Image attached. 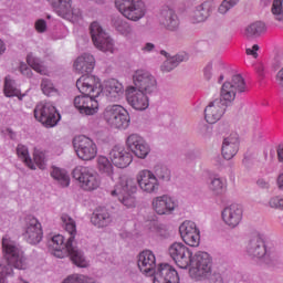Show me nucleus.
<instances>
[{"instance_id":"603ef678","label":"nucleus","mask_w":283,"mask_h":283,"mask_svg":"<svg viewBox=\"0 0 283 283\" xmlns=\"http://www.w3.org/2000/svg\"><path fill=\"white\" fill-rule=\"evenodd\" d=\"M35 30L40 33H44L48 30V23L45 20L43 19H39L35 24Z\"/></svg>"},{"instance_id":"79ce46f5","label":"nucleus","mask_w":283,"mask_h":283,"mask_svg":"<svg viewBox=\"0 0 283 283\" xmlns=\"http://www.w3.org/2000/svg\"><path fill=\"white\" fill-rule=\"evenodd\" d=\"M33 160L39 169L44 170L46 168V155L43 149L34 148Z\"/></svg>"},{"instance_id":"72a5a7b5","label":"nucleus","mask_w":283,"mask_h":283,"mask_svg":"<svg viewBox=\"0 0 283 283\" xmlns=\"http://www.w3.org/2000/svg\"><path fill=\"white\" fill-rule=\"evenodd\" d=\"M189 56L186 52H181L176 56L167 59L161 66L163 72H171L174 71L180 63L188 61Z\"/></svg>"},{"instance_id":"09e8293b","label":"nucleus","mask_w":283,"mask_h":283,"mask_svg":"<svg viewBox=\"0 0 283 283\" xmlns=\"http://www.w3.org/2000/svg\"><path fill=\"white\" fill-rule=\"evenodd\" d=\"M156 175L159 179L170 180V170H168L166 167L158 166L156 168Z\"/></svg>"},{"instance_id":"423d86ee","label":"nucleus","mask_w":283,"mask_h":283,"mask_svg":"<svg viewBox=\"0 0 283 283\" xmlns=\"http://www.w3.org/2000/svg\"><path fill=\"white\" fill-rule=\"evenodd\" d=\"M34 118L48 128H52L61 120V114L49 102H41L34 108Z\"/></svg>"},{"instance_id":"6ab92c4d","label":"nucleus","mask_w":283,"mask_h":283,"mask_svg":"<svg viewBox=\"0 0 283 283\" xmlns=\"http://www.w3.org/2000/svg\"><path fill=\"white\" fill-rule=\"evenodd\" d=\"M126 98L128 104L135 111L143 112V111H146L149 106V99L146 96V94L134 86H129L126 90Z\"/></svg>"},{"instance_id":"37998d69","label":"nucleus","mask_w":283,"mask_h":283,"mask_svg":"<svg viewBox=\"0 0 283 283\" xmlns=\"http://www.w3.org/2000/svg\"><path fill=\"white\" fill-rule=\"evenodd\" d=\"M209 189L214 195H221V193L226 192L227 184L223 181V179H220L219 177H216L214 179L211 180V182L209 185Z\"/></svg>"},{"instance_id":"6e6d98bb","label":"nucleus","mask_w":283,"mask_h":283,"mask_svg":"<svg viewBox=\"0 0 283 283\" xmlns=\"http://www.w3.org/2000/svg\"><path fill=\"white\" fill-rule=\"evenodd\" d=\"M211 71H212V66L211 65H208V66L205 67L203 75H205L206 80H210L211 78Z\"/></svg>"},{"instance_id":"f704fd0d","label":"nucleus","mask_w":283,"mask_h":283,"mask_svg":"<svg viewBox=\"0 0 283 283\" xmlns=\"http://www.w3.org/2000/svg\"><path fill=\"white\" fill-rule=\"evenodd\" d=\"M50 176L62 187H70V175H67V170H63V168H56V166H52Z\"/></svg>"},{"instance_id":"49530a36","label":"nucleus","mask_w":283,"mask_h":283,"mask_svg":"<svg viewBox=\"0 0 283 283\" xmlns=\"http://www.w3.org/2000/svg\"><path fill=\"white\" fill-rule=\"evenodd\" d=\"M240 0H223L218 8L221 14L227 13L232 7L239 3Z\"/></svg>"},{"instance_id":"5701e85b","label":"nucleus","mask_w":283,"mask_h":283,"mask_svg":"<svg viewBox=\"0 0 283 283\" xmlns=\"http://www.w3.org/2000/svg\"><path fill=\"white\" fill-rule=\"evenodd\" d=\"M154 283H180V277L171 265L160 264L155 273Z\"/></svg>"},{"instance_id":"4468645a","label":"nucleus","mask_w":283,"mask_h":283,"mask_svg":"<svg viewBox=\"0 0 283 283\" xmlns=\"http://www.w3.org/2000/svg\"><path fill=\"white\" fill-rule=\"evenodd\" d=\"M27 242L31 244H38L43 239V229L40 221L34 217L25 218V228L22 233Z\"/></svg>"},{"instance_id":"e433bc0d","label":"nucleus","mask_w":283,"mask_h":283,"mask_svg":"<svg viewBox=\"0 0 283 283\" xmlns=\"http://www.w3.org/2000/svg\"><path fill=\"white\" fill-rule=\"evenodd\" d=\"M90 95H78L74 98V106L81 114H91L92 109H88L86 105H88L91 102Z\"/></svg>"},{"instance_id":"ddd939ff","label":"nucleus","mask_w":283,"mask_h":283,"mask_svg":"<svg viewBox=\"0 0 283 283\" xmlns=\"http://www.w3.org/2000/svg\"><path fill=\"white\" fill-rule=\"evenodd\" d=\"M134 87L143 93L153 94L157 91V80L148 71L137 70L133 76Z\"/></svg>"},{"instance_id":"bb28decb","label":"nucleus","mask_w":283,"mask_h":283,"mask_svg":"<svg viewBox=\"0 0 283 283\" xmlns=\"http://www.w3.org/2000/svg\"><path fill=\"white\" fill-rule=\"evenodd\" d=\"M154 210L160 214H170L177 208L176 201L168 196H160L153 200Z\"/></svg>"},{"instance_id":"20e7f679","label":"nucleus","mask_w":283,"mask_h":283,"mask_svg":"<svg viewBox=\"0 0 283 283\" xmlns=\"http://www.w3.org/2000/svg\"><path fill=\"white\" fill-rule=\"evenodd\" d=\"M72 175L84 191H94L101 186L99 175L90 166H76Z\"/></svg>"},{"instance_id":"4d7b16f0","label":"nucleus","mask_w":283,"mask_h":283,"mask_svg":"<svg viewBox=\"0 0 283 283\" xmlns=\"http://www.w3.org/2000/svg\"><path fill=\"white\" fill-rule=\"evenodd\" d=\"M277 160L283 164V144L277 147Z\"/></svg>"},{"instance_id":"a878e982","label":"nucleus","mask_w":283,"mask_h":283,"mask_svg":"<svg viewBox=\"0 0 283 283\" xmlns=\"http://www.w3.org/2000/svg\"><path fill=\"white\" fill-rule=\"evenodd\" d=\"M239 136L237 134H231L228 137H226L222 142V147H221V154L222 157L226 160H231L239 150Z\"/></svg>"},{"instance_id":"c03bdc74","label":"nucleus","mask_w":283,"mask_h":283,"mask_svg":"<svg viewBox=\"0 0 283 283\" xmlns=\"http://www.w3.org/2000/svg\"><path fill=\"white\" fill-rule=\"evenodd\" d=\"M271 12L279 23H283V0H274Z\"/></svg>"},{"instance_id":"5fc2aeb1","label":"nucleus","mask_w":283,"mask_h":283,"mask_svg":"<svg viewBox=\"0 0 283 283\" xmlns=\"http://www.w3.org/2000/svg\"><path fill=\"white\" fill-rule=\"evenodd\" d=\"M275 82H276L277 86L283 88V67L276 73Z\"/></svg>"},{"instance_id":"f03ea898","label":"nucleus","mask_w":283,"mask_h":283,"mask_svg":"<svg viewBox=\"0 0 283 283\" xmlns=\"http://www.w3.org/2000/svg\"><path fill=\"white\" fill-rule=\"evenodd\" d=\"M61 220L66 232H69L71 237L66 243L65 238H63L61 234L54 235L52 238L50 247L52 249L53 255L60 259L65 258V255H70L72 262L75 265L80 268H86L88 264L84 259L83 253L78 250V248L74 247V239L76 238V221L67 214H63Z\"/></svg>"},{"instance_id":"58836bf2","label":"nucleus","mask_w":283,"mask_h":283,"mask_svg":"<svg viewBox=\"0 0 283 283\" xmlns=\"http://www.w3.org/2000/svg\"><path fill=\"white\" fill-rule=\"evenodd\" d=\"M41 91L48 97L59 96V90L54 87L53 82L49 78L42 80Z\"/></svg>"},{"instance_id":"680f3d73","label":"nucleus","mask_w":283,"mask_h":283,"mask_svg":"<svg viewBox=\"0 0 283 283\" xmlns=\"http://www.w3.org/2000/svg\"><path fill=\"white\" fill-rule=\"evenodd\" d=\"M258 186H260L261 188H269V184L265 182L264 179H259Z\"/></svg>"},{"instance_id":"3c124183","label":"nucleus","mask_w":283,"mask_h":283,"mask_svg":"<svg viewBox=\"0 0 283 283\" xmlns=\"http://www.w3.org/2000/svg\"><path fill=\"white\" fill-rule=\"evenodd\" d=\"M271 208L283 209V198L274 197L269 202Z\"/></svg>"},{"instance_id":"a211bd4d","label":"nucleus","mask_w":283,"mask_h":283,"mask_svg":"<svg viewBox=\"0 0 283 283\" xmlns=\"http://www.w3.org/2000/svg\"><path fill=\"white\" fill-rule=\"evenodd\" d=\"M243 208L239 205H231L221 212L222 221L231 229L237 228L243 220Z\"/></svg>"},{"instance_id":"2eb2a0df","label":"nucleus","mask_w":283,"mask_h":283,"mask_svg":"<svg viewBox=\"0 0 283 283\" xmlns=\"http://www.w3.org/2000/svg\"><path fill=\"white\" fill-rule=\"evenodd\" d=\"M54 11L65 20L71 22L78 21L80 10L72 8V0H46Z\"/></svg>"},{"instance_id":"4c0bfd02","label":"nucleus","mask_w":283,"mask_h":283,"mask_svg":"<svg viewBox=\"0 0 283 283\" xmlns=\"http://www.w3.org/2000/svg\"><path fill=\"white\" fill-rule=\"evenodd\" d=\"M17 155L31 170L36 169L30 157L29 148L25 145L19 144L17 146Z\"/></svg>"},{"instance_id":"ea45409f","label":"nucleus","mask_w":283,"mask_h":283,"mask_svg":"<svg viewBox=\"0 0 283 283\" xmlns=\"http://www.w3.org/2000/svg\"><path fill=\"white\" fill-rule=\"evenodd\" d=\"M265 23L261 21L253 22L245 29L247 36H260L265 31Z\"/></svg>"},{"instance_id":"0e129e2a","label":"nucleus","mask_w":283,"mask_h":283,"mask_svg":"<svg viewBox=\"0 0 283 283\" xmlns=\"http://www.w3.org/2000/svg\"><path fill=\"white\" fill-rule=\"evenodd\" d=\"M96 3H104L106 0H93Z\"/></svg>"},{"instance_id":"bf43d9fd","label":"nucleus","mask_w":283,"mask_h":283,"mask_svg":"<svg viewBox=\"0 0 283 283\" xmlns=\"http://www.w3.org/2000/svg\"><path fill=\"white\" fill-rule=\"evenodd\" d=\"M276 184L279 189L283 190V174L279 175L277 179H276Z\"/></svg>"},{"instance_id":"aec40b11","label":"nucleus","mask_w":283,"mask_h":283,"mask_svg":"<svg viewBox=\"0 0 283 283\" xmlns=\"http://www.w3.org/2000/svg\"><path fill=\"white\" fill-rule=\"evenodd\" d=\"M136 180L144 192L154 193L159 189V181L151 170H140Z\"/></svg>"},{"instance_id":"dca6fc26","label":"nucleus","mask_w":283,"mask_h":283,"mask_svg":"<svg viewBox=\"0 0 283 283\" xmlns=\"http://www.w3.org/2000/svg\"><path fill=\"white\" fill-rule=\"evenodd\" d=\"M179 234L181 235V240L184 243L197 248L200 245V230L197 224L192 221H185L179 226Z\"/></svg>"},{"instance_id":"39448f33","label":"nucleus","mask_w":283,"mask_h":283,"mask_svg":"<svg viewBox=\"0 0 283 283\" xmlns=\"http://www.w3.org/2000/svg\"><path fill=\"white\" fill-rule=\"evenodd\" d=\"M104 119L108 126L116 129H126L130 124V116L122 105H111L105 108Z\"/></svg>"},{"instance_id":"f257e3e1","label":"nucleus","mask_w":283,"mask_h":283,"mask_svg":"<svg viewBox=\"0 0 283 283\" xmlns=\"http://www.w3.org/2000/svg\"><path fill=\"white\" fill-rule=\"evenodd\" d=\"M168 253L181 269H187L195 263L190 269V277L195 280H201L211 272V258L207 252H197L193 259V253L187 245L175 242L169 247Z\"/></svg>"},{"instance_id":"a19ab883","label":"nucleus","mask_w":283,"mask_h":283,"mask_svg":"<svg viewBox=\"0 0 283 283\" xmlns=\"http://www.w3.org/2000/svg\"><path fill=\"white\" fill-rule=\"evenodd\" d=\"M14 85L15 82L9 76L4 78L3 93L7 97H17L20 95V90H18Z\"/></svg>"},{"instance_id":"69168bd1","label":"nucleus","mask_w":283,"mask_h":283,"mask_svg":"<svg viewBox=\"0 0 283 283\" xmlns=\"http://www.w3.org/2000/svg\"><path fill=\"white\" fill-rule=\"evenodd\" d=\"M161 54H163L164 56H168V53H167L166 51H161Z\"/></svg>"},{"instance_id":"864d4df0","label":"nucleus","mask_w":283,"mask_h":283,"mask_svg":"<svg viewBox=\"0 0 283 283\" xmlns=\"http://www.w3.org/2000/svg\"><path fill=\"white\" fill-rule=\"evenodd\" d=\"M20 73L28 78H31L33 76L32 70L25 63L20 64Z\"/></svg>"},{"instance_id":"c756f323","label":"nucleus","mask_w":283,"mask_h":283,"mask_svg":"<svg viewBox=\"0 0 283 283\" xmlns=\"http://www.w3.org/2000/svg\"><path fill=\"white\" fill-rule=\"evenodd\" d=\"M160 22L170 31H176L180 25L177 14L169 8L161 11Z\"/></svg>"},{"instance_id":"4be33fe9","label":"nucleus","mask_w":283,"mask_h":283,"mask_svg":"<svg viewBox=\"0 0 283 283\" xmlns=\"http://www.w3.org/2000/svg\"><path fill=\"white\" fill-rule=\"evenodd\" d=\"M112 164L120 169H124L133 161V156L125 149L124 146L115 145L109 151Z\"/></svg>"},{"instance_id":"f3484780","label":"nucleus","mask_w":283,"mask_h":283,"mask_svg":"<svg viewBox=\"0 0 283 283\" xmlns=\"http://www.w3.org/2000/svg\"><path fill=\"white\" fill-rule=\"evenodd\" d=\"M126 145L130 151L140 159H145L149 151V145L146 140L138 134H130L126 139Z\"/></svg>"},{"instance_id":"b1692460","label":"nucleus","mask_w":283,"mask_h":283,"mask_svg":"<svg viewBox=\"0 0 283 283\" xmlns=\"http://www.w3.org/2000/svg\"><path fill=\"white\" fill-rule=\"evenodd\" d=\"M138 268L146 275L155 273L156 255L153 251L145 250L138 255Z\"/></svg>"},{"instance_id":"7c9ffc66","label":"nucleus","mask_w":283,"mask_h":283,"mask_svg":"<svg viewBox=\"0 0 283 283\" xmlns=\"http://www.w3.org/2000/svg\"><path fill=\"white\" fill-rule=\"evenodd\" d=\"M112 163L113 161H109L108 157H106L104 155L97 156L96 168H97L98 172L102 176H105V177L111 178L113 180L116 172L114 170V166H113Z\"/></svg>"},{"instance_id":"052dcab7","label":"nucleus","mask_w":283,"mask_h":283,"mask_svg":"<svg viewBox=\"0 0 283 283\" xmlns=\"http://www.w3.org/2000/svg\"><path fill=\"white\" fill-rule=\"evenodd\" d=\"M155 45L153 43H147L145 48H143L144 52H151L154 50Z\"/></svg>"},{"instance_id":"13d9d810","label":"nucleus","mask_w":283,"mask_h":283,"mask_svg":"<svg viewBox=\"0 0 283 283\" xmlns=\"http://www.w3.org/2000/svg\"><path fill=\"white\" fill-rule=\"evenodd\" d=\"M255 70H256V72H258V74H259L260 76H263V75H264V65H263V64L256 65V66H255Z\"/></svg>"},{"instance_id":"6e6552de","label":"nucleus","mask_w":283,"mask_h":283,"mask_svg":"<svg viewBox=\"0 0 283 283\" xmlns=\"http://www.w3.org/2000/svg\"><path fill=\"white\" fill-rule=\"evenodd\" d=\"M247 90L244 78L240 74L233 75L231 81H227L222 84L220 101L221 103L224 102V104L232 103L237 97V93H244Z\"/></svg>"},{"instance_id":"9d476101","label":"nucleus","mask_w":283,"mask_h":283,"mask_svg":"<svg viewBox=\"0 0 283 283\" xmlns=\"http://www.w3.org/2000/svg\"><path fill=\"white\" fill-rule=\"evenodd\" d=\"M115 6L128 20L138 21L145 15V6L140 0H116Z\"/></svg>"},{"instance_id":"473e14b6","label":"nucleus","mask_w":283,"mask_h":283,"mask_svg":"<svg viewBox=\"0 0 283 283\" xmlns=\"http://www.w3.org/2000/svg\"><path fill=\"white\" fill-rule=\"evenodd\" d=\"M212 9V2H203L192 13V23H200L208 19Z\"/></svg>"},{"instance_id":"cd10ccee","label":"nucleus","mask_w":283,"mask_h":283,"mask_svg":"<svg viewBox=\"0 0 283 283\" xmlns=\"http://www.w3.org/2000/svg\"><path fill=\"white\" fill-rule=\"evenodd\" d=\"M104 93L109 101H117L124 94V86L116 78L105 81Z\"/></svg>"},{"instance_id":"7ed1b4c3","label":"nucleus","mask_w":283,"mask_h":283,"mask_svg":"<svg viewBox=\"0 0 283 283\" xmlns=\"http://www.w3.org/2000/svg\"><path fill=\"white\" fill-rule=\"evenodd\" d=\"M2 250L8 264L0 262V283H8L7 277L13 272L11 265L18 270H25L29 264L24 253L19 250L9 235L2 238Z\"/></svg>"},{"instance_id":"8fccbe9b","label":"nucleus","mask_w":283,"mask_h":283,"mask_svg":"<svg viewBox=\"0 0 283 283\" xmlns=\"http://www.w3.org/2000/svg\"><path fill=\"white\" fill-rule=\"evenodd\" d=\"M259 50L260 46L258 44H253L252 46L245 49V54H248V56H252L253 59H258Z\"/></svg>"},{"instance_id":"338daca9","label":"nucleus","mask_w":283,"mask_h":283,"mask_svg":"<svg viewBox=\"0 0 283 283\" xmlns=\"http://www.w3.org/2000/svg\"><path fill=\"white\" fill-rule=\"evenodd\" d=\"M224 80V76L223 75H220V81H223Z\"/></svg>"},{"instance_id":"9b49d317","label":"nucleus","mask_w":283,"mask_h":283,"mask_svg":"<svg viewBox=\"0 0 283 283\" xmlns=\"http://www.w3.org/2000/svg\"><path fill=\"white\" fill-rule=\"evenodd\" d=\"M76 87L83 95L98 97L103 92L101 80L95 75H82L76 81Z\"/></svg>"},{"instance_id":"c85d7f7f","label":"nucleus","mask_w":283,"mask_h":283,"mask_svg":"<svg viewBox=\"0 0 283 283\" xmlns=\"http://www.w3.org/2000/svg\"><path fill=\"white\" fill-rule=\"evenodd\" d=\"M247 251L253 258H263L266 254V247L263 239L261 237H253L248 243Z\"/></svg>"},{"instance_id":"f8f14e48","label":"nucleus","mask_w":283,"mask_h":283,"mask_svg":"<svg viewBox=\"0 0 283 283\" xmlns=\"http://www.w3.org/2000/svg\"><path fill=\"white\" fill-rule=\"evenodd\" d=\"M90 32L92 41L101 52H113L114 44L113 40L107 35V33L102 29L98 22H93L90 27Z\"/></svg>"},{"instance_id":"c9c22d12","label":"nucleus","mask_w":283,"mask_h":283,"mask_svg":"<svg viewBox=\"0 0 283 283\" xmlns=\"http://www.w3.org/2000/svg\"><path fill=\"white\" fill-rule=\"evenodd\" d=\"M28 65L40 75H48V69L43 65L42 61L34 56L33 53L27 55Z\"/></svg>"},{"instance_id":"de8ad7c7","label":"nucleus","mask_w":283,"mask_h":283,"mask_svg":"<svg viewBox=\"0 0 283 283\" xmlns=\"http://www.w3.org/2000/svg\"><path fill=\"white\" fill-rule=\"evenodd\" d=\"M96 97L91 96V102L86 104L85 108H88V111H92L91 113H83L86 116H93L97 114L98 112V102L95 99Z\"/></svg>"},{"instance_id":"2f4dec72","label":"nucleus","mask_w":283,"mask_h":283,"mask_svg":"<svg viewBox=\"0 0 283 283\" xmlns=\"http://www.w3.org/2000/svg\"><path fill=\"white\" fill-rule=\"evenodd\" d=\"M91 222L97 228H104L112 222V218L105 208H98L92 214Z\"/></svg>"},{"instance_id":"e2e57ef3","label":"nucleus","mask_w":283,"mask_h":283,"mask_svg":"<svg viewBox=\"0 0 283 283\" xmlns=\"http://www.w3.org/2000/svg\"><path fill=\"white\" fill-rule=\"evenodd\" d=\"M7 48L2 40H0V55L4 54Z\"/></svg>"},{"instance_id":"a18cd8bd","label":"nucleus","mask_w":283,"mask_h":283,"mask_svg":"<svg viewBox=\"0 0 283 283\" xmlns=\"http://www.w3.org/2000/svg\"><path fill=\"white\" fill-rule=\"evenodd\" d=\"M114 27L119 31L122 34L127 36L128 33H130L132 28L128 25L127 22L123 21L122 19L117 18L113 20Z\"/></svg>"},{"instance_id":"393cba45","label":"nucleus","mask_w":283,"mask_h":283,"mask_svg":"<svg viewBox=\"0 0 283 283\" xmlns=\"http://www.w3.org/2000/svg\"><path fill=\"white\" fill-rule=\"evenodd\" d=\"M73 69L77 74H90L95 69V57L84 53L74 61Z\"/></svg>"},{"instance_id":"0eeeda50","label":"nucleus","mask_w":283,"mask_h":283,"mask_svg":"<svg viewBox=\"0 0 283 283\" xmlns=\"http://www.w3.org/2000/svg\"><path fill=\"white\" fill-rule=\"evenodd\" d=\"M73 147L76 156L82 161H92L97 156V145L92 138L85 135L75 136Z\"/></svg>"},{"instance_id":"774afa93","label":"nucleus","mask_w":283,"mask_h":283,"mask_svg":"<svg viewBox=\"0 0 283 283\" xmlns=\"http://www.w3.org/2000/svg\"><path fill=\"white\" fill-rule=\"evenodd\" d=\"M282 210H283V198H282Z\"/></svg>"},{"instance_id":"1a4fd4ad","label":"nucleus","mask_w":283,"mask_h":283,"mask_svg":"<svg viewBox=\"0 0 283 283\" xmlns=\"http://www.w3.org/2000/svg\"><path fill=\"white\" fill-rule=\"evenodd\" d=\"M137 188L134 179L123 178L116 186L115 190L112 191V196H117L119 201L127 208H134L136 206V199L134 195Z\"/></svg>"},{"instance_id":"412c9836","label":"nucleus","mask_w":283,"mask_h":283,"mask_svg":"<svg viewBox=\"0 0 283 283\" xmlns=\"http://www.w3.org/2000/svg\"><path fill=\"white\" fill-rule=\"evenodd\" d=\"M226 113V104L221 99L210 102L205 108V120L208 124L218 123Z\"/></svg>"}]
</instances>
